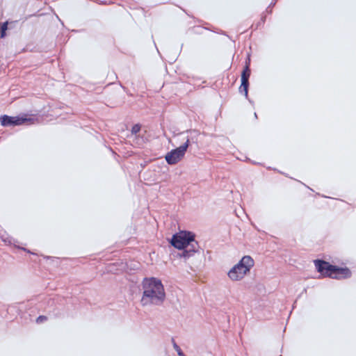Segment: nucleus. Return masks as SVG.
Here are the masks:
<instances>
[{"mask_svg": "<svg viewBox=\"0 0 356 356\" xmlns=\"http://www.w3.org/2000/svg\"><path fill=\"white\" fill-rule=\"evenodd\" d=\"M250 58H248V60L245 61V65L241 72V80L245 79V81H249V78H250V74H251V70L250 68Z\"/></svg>", "mask_w": 356, "mask_h": 356, "instance_id": "10", "label": "nucleus"}, {"mask_svg": "<svg viewBox=\"0 0 356 356\" xmlns=\"http://www.w3.org/2000/svg\"><path fill=\"white\" fill-rule=\"evenodd\" d=\"M13 238H11V237H7L6 238H3V241L5 242V243H8L9 244H11L12 242H13Z\"/></svg>", "mask_w": 356, "mask_h": 356, "instance_id": "15", "label": "nucleus"}, {"mask_svg": "<svg viewBox=\"0 0 356 356\" xmlns=\"http://www.w3.org/2000/svg\"><path fill=\"white\" fill-rule=\"evenodd\" d=\"M47 319V316L41 315L37 318L36 322L38 323H40L45 321Z\"/></svg>", "mask_w": 356, "mask_h": 356, "instance_id": "14", "label": "nucleus"}, {"mask_svg": "<svg viewBox=\"0 0 356 356\" xmlns=\"http://www.w3.org/2000/svg\"><path fill=\"white\" fill-rule=\"evenodd\" d=\"M275 3H276V0L275 1L271 2L266 10L268 12L269 8L271 6H274L275 5ZM269 12L270 13L271 11L269 10Z\"/></svg>", "mask_w": 356, "mask_h": 356, "instance_id": "16", "label": "nucleus"}, {"mask_svg": "<svg viewBox=\"0 0 356 356\" xmlns=\"http://www.w3.org/2000/svg\"><path fill=\"white\" fill-rule=\"evenodd\" d=\"M254 117H255V118H257V115L256 113H254Z\"/></svg>", "mask_w": 356, "mask_h": 356, "instance_id": "19", "label": "nucleus"}, {"mask_svg": "<svg viewBox=\"0 0 356 356\" xmlns=\"http://www.w3.org/2000/svg\"><path fill=\"white\" fill-rule=\"evenodd\" d=\"M241 86L239 87V92L241 94H244L245 97L248 99L249 102L253 104V102L248 99V88H249V81L245 79L241 80Z\"/></svg>", "mask_w": 356, "mask_h": 356, "instance_id": "9", "label": "nucleus"}, {"mask_svg": "<svg viewBox=\"0 0 356 356\" xmlns=\"http://www.w3.org/2000/svg\"><path fill=\"white\" fill-rule=\"evenodd\" d=\"M18 248L22 249V250H23L24 251H25V252H28V253L33 254V252H31L29 250H27V249H26V248H19V247Z\"/></svg>", "mask_w": 356, "mask_h": 356, "instance_id": "17", "label": "nucleus"}, {"mask_svg": "<svg viewBox=\"0 0 356 356\" xmlns=\"http://www.w3.org/2000/svg\"><path fill=\"white\" fill-rule=\"evenodd\" d=\"M316 268L324 277H329L334 279L337 266L332 265L329 262L321 259L314 260Z\"/></svg>", "mask_w": 356, "mask_h": 356, "instance_id": "5", "label": "nucleus"}, {"mask_svg": "<svg viewBox=\"0 0 356 356\" xmlns=\"http://www.w3.org/2000/svg\"><path fill=\"white\" fill-rule=\"evenodd\" d=\"M171 341H172V346H173V348L174 349L177 351V355L179 356H186L185 354L184 353V352L181 350V349L180 348V347L177 344V343L175 342L174 338H172L171 339Z\"/></svg>", "mask_w": 356, "mask_h": 356, "instance_id": "12", "label": "nucleus"}, {"mask_svg": "<svg viewBox=\"0 0 356 356\" xmlns=\"http://www.w3.org/2000/svg\"><path fill=\"white\" fill-rule=\"evenodd\" d=\"M33 119L24 116H9L3 115L0 117L1 125L3 127L18 126L31 122Z\"/></svg>", "mask_w": 356, "mask_h": 356, "instance_id": "6", "label": "nucleus"}, {"mask_svg": "<svg viewBox=\"0 0 356 356\" xmlns=\"http://www.w3.org/2000/svg\"><path fill=\"white\" fill-rule=\"evenodd\" d=\"M351 276V271L347 267L337 266L336 272L334 275V279L341 280L348 278Z\"/></svg>", "mask_w": 356, "mask_h": 356, "instance_id": "8", "label": "nucleus"}, {"mask_svg": "<svg viewBox=\"0 0 356 356\" xmlns=\"http://www.w3.org/2000/svg\"><path fill=\"white\" fill-rule=\"evenodd\" d=\"M254 264V261L250 256H244L238 264L229 270L227 273L228 277L233 281L241 280L253 267Z\"/></svg>", "mask_w": 356, "mask_h": 356, "instance_id": "2", "label": "nucleus"}, {"mask_svg": "<svg viewBox=\"0 0 356 356\" xmlns=\"http://www.w3.org/2000/svg\"><path fill=\"white\" fill-rule=\"evenodd\" d=\"M8 29V22L0 23V38H3L6 35V31Z\"/></svg>", "mask_w": 356, "mask_h": 356, "instance_id": "11", "label": "nucleus"}, {"mask_svg": "<svg viewBox=\"0 0 356 356\" xmlns=\"http://www.w3.org/2000/svg\"><path fill=\"white\" fill-rule=\"evenodd\" d=\"M191 130H187L186 132H191Z\"/></svg>", "mask_w": 356, "mask_h": 356, "instance_id": "20", "label": "nucleus"}, {"mask_svg": "<svg viewBox=\"0 0 356 356\" xmlns=\"http://www.w3.org/2000/svg\"><path fill=\"white\" fill-rule=\"evenodd\" d=\"M190 144V139L187 138L186 142L181 146L168 152L165 156L167 163L168 165H175L179 162L184 157Z\"/></svg>", "mask_w": 356, "mask_h": 356, "instance_id": "4", "label": "nucleus"}, {"mask_svg": "<svg viewBox=\"0 0 356 356\" xmlns=\"http://www.w3.org/2000/svg\"><path fill=\"white\" fill-rule=\"evenodd\" d=\"M195 234L190 231H181L172 235L170 243L176 249L184 251L190 242L194 241Z\"/></svg>", "mask_w": 356, "mask_h": 356, "instance_id": "3", "label": "nucleus"}, {"mask_svg": "<svg viewBox=\"0 0 356 356\" xmlns=\"http://www.w3.org/2000/svg\"><path fill=\"white\" fill-rule=\"evenodd\" d=\"M265 20H266V16L261 17V22L259 24H260V23H263L264 24L265 22Z\"/></svg>", "mask_w": 356, "mask_h": 356, "instance_id": "18", "label": "nucleus"}, {"mask_svg": "<svg viewBox=\"0 0 356 356\" xmlns=\"http://www.w3.org/2000/svg\"><path fill=\"white\" fill-rule=\"evenodd\" d=\"M143 289L140 304L143 307L160 306L165 299V292L161 280L156 277H145L142 282Z\"/></svg>", "mask_w": 356, "mask_h": 356, "instance_id": "1", "label": "nucleus"}, {"mask_svg": "<svg viewBox=\"0 0 356 356\" xmlns=\"http://www.w3.org/2000/svg\"><path fill=\"white\" fill-rule=\"evenodd\" d=\"M200 248L199 243L197 241H195V237L194 238V241L190 242L187 247L185 248L184 251L179 254L181 257H184L187 259L192 257L194 253L197 252Z\"/></svg>", "mask_w": 356, "mask_h": 356, "instance_id": "7", "label": "nucleus"}, {"mask_svg": "<svg viewBox=\"0 0 356 356\" xmlns=\"http://www.w3.org/2000/svg\"><path fill=\"white\" fill-rule=\"evenodd\" d=\"M140 125L139 124H134L131 128V134H136L140 131Z\"/></svg>", "mask_w": 356, "mask_h": 356, "instance_id": "13", "label": "nucleus"}]
</instances>
